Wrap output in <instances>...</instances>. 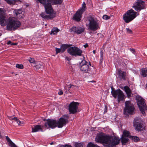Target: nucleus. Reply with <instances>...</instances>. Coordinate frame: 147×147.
Returning a JSON list of instances; mask_svg holds the SVG:
<instances>
[{
    "instance_id": "nucleus-1",
    "label": "nucleus",
    "mask_w": 147,
    "mask_h": 147,
    "mask_svg": "<svg viewBox=\"0 0 147 147\" xmlns=\"http://www.w3.org/2000/svg\"><path fill=\"white\" fill-rule=\"evenodd\" d=\"M7 14L2 8H0V24L2 26L6 25V29L9 31H14L20 28V22L12 17H9L6 20Z\"/></svg>"
},
{
    "instance_id": "nucleus-2",
    "label": "nucleus",
    "mask_w": 147,
    "mask_h": 147,
    "mask_svg": "<svg viewBox=\"0 0 147 147\" xmlns=\"http://www.w3.org/2000/svg\"><path fill=\"white\" fill-rule=\"evenodd\" d=\"M95 141L96 142L101 143L105 146L114 147L119 144L120 139L118 137L100 134L96 136Z\"/></svg>"
},
{
    "instance_id": "nucleus-3",
    "label": "nucleus",
    "mask_w": 147,
    "mask_h": 147,
    "mask_svg": "<svg viewBox=\"0 0 147 147\" xmlns=\"http://www.w3.org/2000/svg\"><path fill=\"white\" fill-rule=\"evenodd\" d=\"M69 115H65L61 117L58 121L55 120H48L47 122L45 123V126L47 128H54L57 126L59 128L62 127L69 122Z\"/></svg>"
},
{
    "instance_id": "nucleus-4",
    "label": "nucleus",
    "mask_w": 147,
    "mask_h": 147,
    "mask_svg": "<svg viewBox=\"0 0 147 147\" xmlns=\"http://www.w3.org/2000/svg\"><path fill=\"white\" fill-rule=\"evenodd\" d=\"M38 3H40L41 4L44 6L46 12L49 15H47L44 13H42L40 14V16L46 20L52 19L55 17V16L52 14L53 12V9L52 6V3L50 2L47 1V0H36Z\"/></svg>"
},
{
    "instance_id": "nucleus-5",
    "label": "nucleus",
    "mask_w": 147,
    "mask_h": 147,
    "mask_svg": "<svg viewBox=\"0 0 147 147\" xmlns=\"http://www.w3.org/2000/svg\"><path fill=\"white\" fill-rule=\"evenodd\" d=\"M80 71L83 73L88 74L90 75H92L96 73V68L91 65L90 62H88L83 59L80 63Z\"/></svg>"
},
{
    "instance_id": "nucleus-6",
    "label": "nucleus",
    "mask_w": 147,
    "mask_h": 147,
    "mask_svg": "<svg viewBox=\"0 0 147 147\" xmlns=\"http://www.w3.org/2000/svg\"><path fill=\"white\" fill-rule=\"evenodd\" d=\"M86 21L88 22V28L92 31H96L100 28L99 21L93 15H90L86 18Z\"/></svg>"
},
{
    "instance_id": "nucleus-7",
    "label": "nucleus",
    "mask_w": 147,
    "mask_h": 147,
    "mask_svg": "<svg viewBox=\"0 0 147 147\" xmlns=\"http://www.w3.org/2000/svg\"><path fill=\"white\" fill-rule=\"evenodd\" d=\"M137 13L131 9L127 11L123 15V18L124 22L128 23L133 20L137 16Z\"/></svg>"
},
{
    "instance_id": "nucleus-8",
    "label": "nucleus",
    "mask_w": 147,
    "mask_h": 147,
    "mask_svg": "<svg viewBox=\"0 0 147 147\" xmlns=\"http://www.w3.org/2000/svg\"><path fill=\"white\" fill-rule=\"evenodd\" d=\"M86 9V4L84 2L82 4V7L78 9L74 15L73 17V19L77 22L80 21L82 18V14Z\"/></svg>"
},
{
    "instance_id": "nucleus-9",
    "label": "nucleus",
    "mask_w": 147,
    "mask_h": 147,
    "mask_svg": "<svg viewBox=\"0 0 147 147\" xmlns=\"http://www.w3.org/2000/svg\"><path fill=\"white\" fill-rule=\"evenodd\" d=\"M136 100L140 110H147L145 100L140 96L136 97Z\"/></svg>"
},
{
    "instance_id": "nucleus-10",
    "label": "nucleus",
    "mask_w": 147,
    "mask_h": 147,
    "mask_svg": "<svg viewBox=\"0 0 147 147\" xmlns=\"http://www.w3.org/2000/svg\"><path fill=\"white\" fill-rule=\"evenodd\" d=\"M111 92V94L113 97L116 98L117 96V99L118 102L123 101L124 99L125 95L123 92L119 89L116 90H114L113 87Z\"/></svg>"
},
{
    "instance_id": "nucleus-11",
    "label": "nucleus",
    "mask_w": 147,
    "mask_h": 147,
    "mask_svg": "<svg viewBox=\"0 0 147 147\" xmlns=\"http://www.w3.org/2000/svg\"><path fill=\"white\" fill-rule=\"evenodd\" d=\"M146 5L145 2L142 0H138L134 5L133 8L135 10L138 11H140L141 10L144 9L146 8Z\"/></svg>"
},
{
    "instance_id": "nucleus-12",
    "label": "nucleus",
    "mask_w": 147,
    "mask_h": 147,
    "mask_svg": "<svg viewBox=\"0 0 147 147\" xmlns=\"http://www.w3.org/2000/svg\"><path fill=\"white\" fill-rule=\"evenodd\" d=\"M85 28L84 27L73 26L70 29V31L73 33L79 34L84 32Z\"/></svg>"
},
{
    "instance_id": "nucleus-13",
    "label": "nucleus",
    "mask_w": 147,
    "mask_h": 147,
    "mask_svg": "<svg viewBox=\"0 0 147 147\" xmlns=\"http://www.w3.org/2000/svg\"><path fill=\"white\" fill-rule=\"evenodd\" d=\"M117 75L119 78L121 79L125 80L126 76L128 75V72L125 71H122L120 69H118Z\"/></svg>"
},
{
    "instance_id": "nucleus-14",
    "label": "nucleus",
    "mask_w": 147,
    "mask_h": 147,
    "mask_svg": "<svg viewBox=\"0 0 147 147\" xmlns=\"http://www.w3.org/2000/svg\"><path fill=\"white\" fill-rule=\"evenodd\" d=\"M125 110H134L135 109L134 105L129 101H126L125 102Z\"/></svg>"
},
{
    "instance_id": "nucleus-15",
    "label": "nucleus",
    "mask_w": 147,
    "mask_h": 147,
    "mask_svg": "<svg viewBox=\"0 0 147 147\" xmlns=\"http://www.w3.org/2000/svg\"><path fill=\"white\" fill-rule=\"evenodd\" d=\"M79 105V103L73 101L69 106V110H77Z\"/></svg>"
},
{
    "instance_id": "nucleus-16",
    "label": "nucleus",
    "mask_w": 147,
    "mask_h": 147,
    "mask_svg": "<svg viewBox=\"0 0 147 147\" xmlns=\"http://www.w3.org/2000/svg\"><path fill=\"white\" fill-rule=\"evenodd\" d=\"M43 125H37L34 126V127H32V132H36L40 131H42Z\"/></svg>"
},
{
    "instance_id": "nucleus-17",
    "label": "nucleus",
    "mask_w": 147,
    "mask_h": 147,
    "mask_svg": "<svg viewBox=\"0 0 147 147\" xmlns=\"http://www.w3.org/2000/svg\"><path fill=\"white\" fill-rule=\"evenodd\" d=\"M135 129L138 131H143L145 129V127L143 125L142 123H138L136 125H133Z\"/></svg>"
},
{
    "instance_id": "nucleus-18",
    "label": "nucleus",
    "mask_w": 147,
    "mask_h": 147,
    "mask_svg": "<svg viewBox=\"0 0 147 147\" xmlns=\"http://www.w3.org/2000/svg\"><path fill=\"white\" fill-rule=\"evenodd\" d=\"M22 11L21 9H16L13 11V14L15 16L18 18L20 19L22 18Z\"/></svg>"
},
{
    "instance_id": "nucleus-19",
    "label": "nucleus",
    "mask_w": 147,
    "mask_h": 147,
    "mask_svg": "<svg viewBox=\"0 0 147 147\" xmlns=\"http://www.w3.org/2000/svg\"><path fill=\"white\" fill-rule=\"evenodd\" d=\"M82 51L79 48L76 47L73 56H82Z\"/></svg>"
},
{
    "instance_id": "nucleus-20",
    "label": "nucleus",
    "mask_w": 147,
    "mask_h": 147,
    "mask_svg": "<svg viewBox=\"0 0 147 147\" xmlns=\"http://www.w3.org/2000/svg\"><path fill=\"white\" fill-rule=\"evenodd\" d=\"M124 88L125 91L126 93V94L128 98H129L131 96V90L127 86H124Z\"/></svg>"
},
{
    "instance_id": "nucleus-21",
    "label": "nucleus",
    "mask_w": 147,
    "mask_h": 147,
    "mask_svg": "<svg viewBox=\"0 0 147 147\" xmlns=\"http://www.w3.org/2000/svg\"><path fill=\"white\" fill-rule=\"evenodd\" d=\"M47 1L52 3V5H60L63 2V0H47Z\"/></svg>"
},
{
    "instance_id": "nucleus-22",
    "label": "nucleus",
    "mask_w": 147,
    "mask_h": 147,
    "mask_svg": "<svg viewBox=\"0 0 147 147\" xmlns=\"http://www.w3.org/2000/svg\"><path fill=\"white\" fill-rule=\"evenodd\" d=\"M76 49L75 46L69 47L67 50V52L70 55L73 56Z\"/></svg>"
},
{
    "instance_id": "nucleus-23",
    "label": "nucleus",
    "mask_w": 147,
    "mask_h": 147,
    "mask_svg": "<svg viewBox=\"0 0 147 147\" xmlns=\"http://www.w3.org/2000/svg\"><path fill=\"white\" fill-rule=\"evenodd\" d=\"M36 65L34 66V69L35 70H38L39 69H43V65L42 63L41 62H38L37 63H35Z\"/></svg>"
},
{
    "instance_id": "nucleus-24",
    "label": "nucleus",
    "mask_w": 147,
    "mask_h": 147,
    "mask_svg": "<svg viewBox=\"0 0 147 147\" xmlns=\"http://www.w3.org/2000/svg\"><path fill=\"white\" fill-rule=\"evenodd\" d=\"M140 74L143 77L147 76V67L141 69Z\"/></svg>"
},
{
    "instance_id": "nucleus-25",
    "label": "nucleus",
    "mask_w": 147,
    "mask_h": 147,
    "mask_svg": "<svg viewBox=\"0 0 147 147\" xmlns=\"http://www.w3.org/2000/svg\"><path fill=\"white\" fill-rule=\"evenodd\" d=\"M142 123V119L139 117H136L135 118L133 121V125H136V124L140 123Z\"/></svg>"
},
{
    "instance_id": "nucleus-26",
    "label": "nucleus",
    "mask_w": 147,
    "mask_h": 147,
    "mask_svg": "<svg viewBox=\"0 0 147 147\" xmlns=\"http://www.w3.org/2000/svg\"><path fill=\"white\" fill-rule=\"evenodd\" d=\"M135 113V111H123V114L125 117H128L129 115H133Z\"/></svg>"
},
{
    "instance_id": "nucleus-27",
    "label": "nucleus",
    "mask_w": 147,
    "mask_h": 147,
    "mask_svg": "<svg viewBox=\"0 0 147 147\" xmlns=\"http://www.w3.org/2000/svg\"><path fill=\"white\" fill-rule=\"evenodd\" d=\"M69 45L68 44H62L61 47V53H63L66 49L69 47Z\"/></svg>"
},
{
    "instance_id": "nucleus-28",
    "label": "nucleus",
    "mask_w": 147,
    "mask_h": 147,
    "mask_svg": "<svg viewBox=\"0 0 147 147\" xmlns=\"http://www.w3.org/2000/svg\"><path fill=\"white\" fill-rule=\"evenodd\" d=\"M121 141L122 145H125V144L128 142V137L122 136L121 138Z\"/></svg>"
},
{
    "instance_id": "nucleus-29",
    "label": "nucleus",
    "mask_w": 147,
    "mask_h": 147,
    "mask_svg": "<svg viewBox=\"0 0 147 147\" xmlns=\"http://www.w3.org/2000/svg\"><path fill=\"white\" fill-rule=\"evenodd\" d=\"M68 90H66V93H67L68 92L70 93V94L73 93L72 91L71 90V88L72 87H76V86L74 85L70 84L69 85H68Z\"/></svg>"
},
{
    "instance_id": "nucleus-30",
    "label": "nucleus",
    "mask_w": 147,
    "mask_h": 147,
    "mask_svg": "<svg viewBox=\"0 0 147 147\" xmlns=\"http://www.w3.org/2000/svg\"><path fill=\"white\" fill-rule=\"evenodd\" d=\"M59 31V29L57 28H53L51 30L50 34H53V35L57 34Z\"/></svg>"
},
{
    "instance_id": "nucleus-31",
    "label": "nucleus",
    "mask_w": 147,
    "mask_h": 147,
    "mask_svg": "<svg viewBox=\"0 0 147 147\" xmlns=\"http://www.w3.org/2000/svg\"><path fill=\"white\" fill-rule=\"evenodd\" d=\"M86 147H100L94 143L90 142L88 143Z\"/></svg>"
},
{
    "instance_id": "nucleus-32",
    "label": "nucleus",
    "mask_w": 147,
    "mask_h": 147,
    "mask_svg": "<svg viewBox=\"0 0 147 147\" xmlns=\"http://www.w3.org/2000/svg\"><path fill=\"white\" fill-rule=\"evenodd\" d=\"M130 138L134 142H138L140 140L139 138L136 136H130Z\"/></svg>"
},
{
    "instance_id": "nucleus-33",
    "label": "nucleus",
    "mask_w": 147,
    "mask_h": 147,
    "mask_svg": "<svg viewBox=\"0 0 147 147\" xmlns=\"http://www.w3.org/2000/svg\"><path fill=\"white\" fill-rule=\"evenodd\" d=\"M123 136L129 138H130V136H131L130 135L129 132L126 130L124 131Z\"/></svg>"
},
{
    "instance_id": "nucleus-34",
    "label": "nucleus",
    "mask_w": 147,
    "mask_h": 147,
    "mask_svg": "<svg viewBox=\"0 0 147 147\" xmlns=\"http://www.w3.org/2000/svg\"><path fill=\"white\" fill-rule=\"evenodd\" d=\"M103 60V53L102 51L100 52V63L101 64L102 63Z\"/></svg>"
},
{
    "instance_id": "nucleus-35",
    "label": "nucleus",
    "mask_w": 147,
    "mask_h": 147,
    "mask_svg": "<svg viewBox=\"0 0 147 147\" xmlns=\"http://www.w3.org/2000/svg\"><path fill=\"white\" fill-rule=\"evenodd\" d=\"M16 67L17 68L20 69H23L24 68V66L22 64H17L16 65Z\"/></svg>"
},
{
    "instance_id": "nucleus-36",
    "label": "nucleus",
    "mask_w": 147,
    "mask_h": 147,
    "mask_svg": "<svg viewBox=\"0 0 147 147\" xmlns=\"http://www.w3.org/2000/svg\"><path fill=\"white\" fill-rule=\"evenodd\" d=\"M75 147H83V145L80 143H75L74 144Z\"/></svg>"
},
{
    "instance_id": "nucleus-37",
    "label": "nucleus",
    "mask_w": 147,
    "mask_h": 147,
    "mask_svg": "<svg viewBox=\"0 0 147 147\" xmlns=\"http://www.w3.org/2000/svg\"><path fill=\"white\" fill-rule=\"evenodd\" d=\"M5 1L8 4L10 5L13 4L14 1L11 0H5Z\"/></svg>"
},
{
    "instance_id": "nucleus-38",
    "label": "nucleus",
    "mask_w": 147,
    "mask_h": 147,
    "mask_svg": "<svg viewBox=\"0 0 147 147\" xmlns=\"http://www.w3.org/2000/svg\"><path fill=\"white\" fill-rule=\"evenodd\" d=\"M55 51L56 52V54H57L58 53H61V49L58 48H57L56 47L55 48Z\"/></svg>"
},
{
    "instance_id": "nucleus-39",
    "label": "nucleus",
    "mask_w": 147,
    "mask_h": 147,
    "mask_svg": "<svg viewBox=\"0 0 147 147\" xmlns=\"http://www.w3.org/2000/svg\"><path fill=\"white\" fill-rule=\"evenodd\" d=\"M28 61L30 63H35V60L34 58L30 57L29 58Z\"/></svg>"
},
{
    "instance_id": "nucleus-40",
    "label": "nucleus",
    "mask_w": 147,
    "mask_h": 147,
    "mask_svg": "<svg viewBox=\"0 0 147 147\" xmlns=\"http://www.w3.org/2000/svg\"><path fill=\"white\" fill-rule=\"evenodd\" d=\"M126 29L127 33L129 34H132L133 33L132 31L129 28H126Z\"/></svg>"
},
{
    "instance_id": "nucleus-41",
    "label": "nucleus",
    "mask_w": 147,
    "mask_h": 147,
    "mask_svg": "<svg viewBox=\"0 0 147 147\" xmlns=\"http://www.w3.org/2000/svg\"><path fill=\"white\" fill-rule=\"evenodd\" d=\"M102 18L104 19L107 20L109 19L110 17L106 15H105L103 16Z\"/></svg>"
},
{
    "instance_id": "nucleus-42",
    "label": "nucleus",
    "mask_w": 147,
    "mask_h": 147,
    "mask_svg": "<svg viewBox=\"0 0 147 147\" xmlns=\"http://www.w3.org/2000/svg\"><path fill=\"white\" fill-rule=\"evenodd\" d=\"M6 139L7 142H9L10 144L13 142L8 136H6Z\"/></svg>"
},
{
    "instance_id": "nucleus-43",
    "label": "nucleus",
    "mask_w": 147,
    "mask_h": 147,
    "mask_svg": "<svg viewBox=\"0 0 147 147\" xmlns=\"http://www.w3.org/2000/svg\"><path fill=\"white\" fill-rule=\"evenodd\" d=\"M11 147H18L13 142L10 144Z\"/></svg>"
},
{
    "instance_id": "nucleus-44",
    "label": "nucleus",
    "mask_w": 147,
    "mask_h": 147,
    "mask_svg": "<svg viewBox=\"0 0 147 147\" xmlns=\"http://www.w3.org/2000/svg\"><path fill=\"white\" fill-rule=\"evenodd\" d=\"M60 147H72L71 145L66 144L65 145H62L60 146Z\"/></svg>"
},
{
    "instance_id": "nucleus-45",
    "label": "nucleus",
    "mask_w": 147,
    "mask_h": 147,
    "mask_svg": "<svg viewBox=\"0 0 147 147\" xmlns=\"http://www.w3.org/2000/svg\"><path fill=\"white\" fill-rule=\"evenodd\" d=\"M69 114H74L76 113L77 111H69Z\"/></svg>"
},
{
    "instance_id": "nucleus-46",
    "label": "nucleus",
    "mask_w": 147,
    "mask_h": 147,
    "mask_svg": "<svg viewBox=\"0 0 147 147\" xmlns=\"http://www.w3.org/2000/svg\"><path fill=\"white\" fill-rule=\"evenodd\" d=\"M16 121L18 123L19 125H20L21 124V121H20L17 118V120H16Z\"/></svg>"
},
{
    "instance_id": "nucleus-47",
    "label": "nucleus",
    "mask_w": 147,
    "mask_h": 147,
    "mask_svg": "<svg viewBox=\"0 0 147 147\" xmlns=\"http://www.w3.org/2000/svg\"><path fill=\"white\" fill-rule=\"evenodd\" d=\"M129 50L131 51L132 53H134L135 52V49H131L130 48L129 49Z\"/></svg>"
},
{
    "instance_id": "nucleus-48",
    "label": "nucleus",
    "mask_w": 147,
    "mask_h": 147,
    "mask_svg": "<svg viewBox=\"0 0 147 147\" xmlns=\"http://www.w3.org/2000/svg\"><path fill=\"white\" fill-rule=\"evenodd\" d=\"M63 91L62 90H61L59 91V92L58 94L59 95H61L63 94Z\"/></svg>"
},
{
    "instance_id": "nucleus-49",
    "label": "nucleus",
    "mask_w": 147,
    "mask_h": 147,
    "mask_svg": "<svg viewBox=\"0 0 147 147\" xmlns=\"http://www.w3.org/2000/svg\"><path fill=\"white\" fill-rule=\"evenodd\" d=\"M141 113L142 114L144 115V116H145L146 115V113L145 112V111H140Z\"/></svg>"
},
{
    "instance_id": "nucleus-50",
    "label": "nucleus",
    "mask_w": 147,
    "mask_h": 147,
    "mask_svg": "<svg viewBox=\"0 0 147 147\" xmlns=\"http://www.w3.org/2000/svg\"><path fill=\"white\" fill-rule=\"evenodd\" d=\"M65 59H66L68 61H69L71 60V59L70 58L67 57H65Z\"/></svg>"
},
{
    "instance_id": "nucleus-51",
    "label": "nucleus",
    "mask_w": 147,
    "mask_h": 147,
    "mask_svg": "<svg viewBox=\"0 0 147 147\" xmlns=\"http://www.w3.org/2000/svg\"><path fill=\"white\" fill-rule=\"evenodd\" d=\"M12 43V42L11 41L9 40L7 42V44L8 45L11 44V45Z\"/></svg>"
},
{
    "instance_id": "nucleus-52",
    "label": "nucleus",
    "mask_w": 147,
    "mask_h": 147,
    "mask_svg": "<svg viewBox=\"0 0 147 147\" xmlns=\"http://www.w3.org/2000/svg\"><path fill=\"white\" fill-rule=\"evenodd\" d=\"M84 46L85 48H86L88 46V45L87 43H86L84 45Z\"/></svg>"
},
{
    "instance_id": "nucleus-53",
    "label": "nucleus",
    "mask_w": 147,
    "mask_h": 147,
    "mask_svg": "<svg viewBox=\"0 0 147 147\" xmlns=\"http://www.w3.org/2000/svg\"><path fill=\"white\" fill-rule=\"evenodd\" d=\"M17 118L16 117H14L13 118H11V119L12 120H14L16 121V120H17Z\"/></svg>"
},
{
    "instance_id": "nucleus-54",
    "label": "nucleus",
    "mask_w": 147,
    "mask_h": 147,
    "mask_svg": "<svg viewBox=\"0 0 147 147\" xmlns=\"http://www.w3.org/2000/svg\"><path fill=\"white\" fill-rule=\"evenodd\" d=\"M75 87H72L71 90H72L73 92L75 90Z\"/></svg>"
},
{
    "instance_id": "nucleus-55",
    "label": "nucleus",
    "mask_w": 147,
    "mask_h": 147,
    "mask_svg": "<svg viewBox=\"0 0 147 147\" xmlns=\"http://www.w3.org/2000/svg\"><path fill=\"white\" fill-rule=\"evenodd\" d=\"M107 110V105H105V108L104 110Z\"/></svg>"
},
{
    "instance_id": "nucleus-56",
    "label": "nucleus",
    "mask_w": 147,
    "mask_h": 147,
    "mask_svg": "<svg viewBox=\"0 0 147 147\" xmlns=\"http://www.w3.org/2000/svg\"><path fill=\"white\" fill-rule=\"evenodd\" d=\"M96 82V81L94 80L90 81L88 82Z\"/></svg>"
},
{
    "instance_id": "nucleus-57",
    "label": "nucleus",
    "mask_w": 147,
    "mask_h": 147,
    "mask_svg": "<svg viewBox=\"0 0 147 147\" xmlns=\"http://www.w3.org/2000/svg\"><path fill=\"white\" fill-rule=\"evenodd\" d=\"M93 53L95 54L96 53V50H94L93 51Z\"/></svg>"
},
{
    "instance_id": "nucleus-58",
    "label": "nucleus",
    "mask_w": 147,
    "mask_h": 147,
    "mask_svg": "<svg viewBox=\"0 0 147 147\" xmlns=\"http://www.w3.org/2000/svg\"><path fill=\"white\" fill-rule=\"evenodd\" d=\"M12 45H17V43H12L11 44Z\"/></svg>"
},
{
    "instance_id": "nucleus-59",
    "label": "nucleus",
    "mask_w": 147,
    "mask_h": 147,
    "mask_svg": "<svg viewBox=\"0 0 147 147\" xmlns=\"http://www.w3.org/2000/svg\"><path fill=\"white\" fill-rule=\"evenodd\" d=\"M14 0L15 1H20V0Z\"/></svg>"
},
{
    "instance_id": "nucleus-60",
    "label": "nucleus",
    "mask_w": 147,
    "mask_h": 147,
    "mask_svg": "<svg viewBox=\"0 0 147 147\" xmlns=\"http://www.w3.org/2000/svg\"><path fill=\"white\" fill-rule=\"evenodd\" d=\"M107 111H104V113H106V112H107Z\"/></svg>"
},
{
    "instance_id": "nucleus-61",
    "label": "nucleus",
    "mask_w": 147,
    "mask_h": 147,
    "mask_svg": "<svg viewBox=\"0 0 147 147\" xmlns=\"http://www.w3.org/2000/svg\"><path fill=\"white\" fill-rule=\"evenodd\" d=\"M2 34L1 33H0V36H1V35H2Z\"/></svg>"
},
{
    "instance_id": "nucleus-62",
    "label": "nucleus",
    "mask_w": 147,
    "mask_h": 147,
    "mask_svg": "<svg viewBox=\"0 0 147 147\" xmlns=\"http://www.w3.org/2000/svg\"><path fill=\"white\" fill-rule=\"evenodd\" d=\"M1 4V3H0V5Z\"/></svg>"
}]
</instances>
